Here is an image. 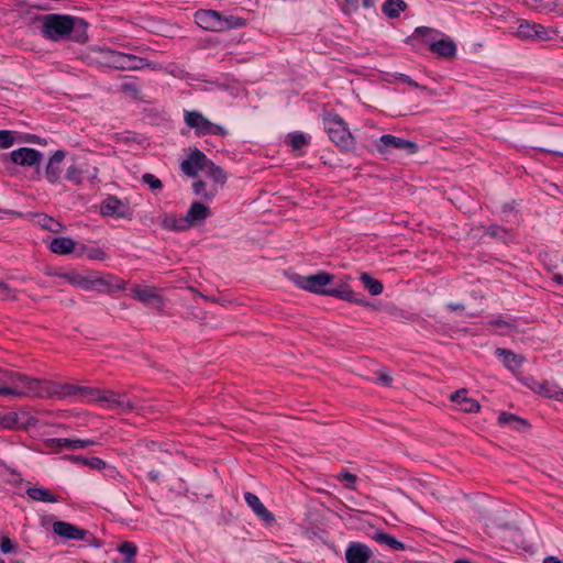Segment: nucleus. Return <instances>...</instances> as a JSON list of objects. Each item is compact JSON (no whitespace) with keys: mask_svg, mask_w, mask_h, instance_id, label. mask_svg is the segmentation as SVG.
Returning <instances> with one entry per match:
<instances>
[{"mask_svg":"<svg viewBox=\"0 0 563 563\" xmlns=\"http://www.w3.org/2000/svg\"><path fill=\"white\" fill-rule=\"evenodd\" d=\"M450 400L456 404L460 409L464 412H478L481 410V405L476 399L467 397V390L465 388H461L454 391L450 396Z\"/></svg>","mask_w":563,"mask_h":563,"instance_id":"obj_20","label":"nucleus"},{"mask_svg":"<svg viewBox=\"0 0 563 563\" xmlns=\"http://www.w3.org/2000/svg\"><path fill=\"white\" fill-rule=\"evenodd\" d=\"M14 545L9 538H3L1 541V551L3 553H9L13 550Z\"/></svg>","mask_w":563,"mask_h":563,"instance_id":"obj_51","label":"nucleus"},{"mask_svg":"<svg viewBox=\"0 0 563 563\" xmlns=\"http://www.w3.org/2000/svg\"><path fill=\"white\" fill-rule=\"evenodd\" d=\"M185 123L195 129L197 135H221L225 136L228 131L211 121H209L202 113L198 111H186L184 115Z\"/></svg>","mask_w":563,"mask_h":563,"instance_id":"obj_10","label":"nucleus"},{"mask_svg":"<svg viewBox=\"0 0 563 563\" xmlns=\"http://www.w3.org/2000/svg\"><path fill=\"white\" fill-rule=\"evenodd\" d=\"M0 299L1 300H15V291L4 282H0Z\"/></svg>","mask_w":563,"mask_h":563,"instance_id":"obj_43","label":"nucleus"},{"mask_svg":"<svg viewBox=\"0 0 563 563\" xmlns=\"http://www.w3.org/2000/svg\"><path fill=\"white\" fill-rule=\"evenodd\" d=\"M161 225L172 231H185L188 229L184 218L177 219L174 214H165L161 220Z\"/></svg>","mask_w":563,"mask_h":563,"instance_id":"obj_34","label":"nucleus"},{"mask_svg":"<svg viewBox=\"0 0 563 563\" xmlns=\"http://www.w3.org/2000/svg\"><path fill=\"white\" fill-rule=\"evenodd\" d=\"M429 49L443 58H452L456 54V45L450 38H442L429 43Z\"/></svg>","mask_w":563,"mask_h":563,"instance_id":"obj_24","label":"nucleus"},{"mask_svg":"<svg viewBox=\"0 0 563 563\" xmlns=\"http://www.w3.org/2000/svg\"><path fill=\"white\" fill-rule=\"evenodd\" d=\"M14 380H12V386L1 387L0 395L1 396H12L15 398L23 397H38L43 398V386L44 380L30 377L18 373L16 376H12Z\"/></svg>","mask_w":563,"mask_h":563,"instance_id":"obj_3","label":"nucleus"},{"mask_svg":"<svg viewBox=\"0 0 563 563\" xmlns=\"http://www.w3.org/2000/svg\"><path fill=\"white\" fill-rule=\"evenodd\" d=\"M108 59L107 65L119 70H139L145 67L155 68V65L147 62L145 58L125 54L117 51H104Z\"/></svg>","mask_w":563,"mask_h":563,"instance_id":"obj_7","label":"nucleus"},{"mask_svg":"<svg viewBox=\"0 0 563 563\" xmlns=\"http://www.w3.org/2000/svg\"><path fill=\"white\" fill-rule=\"evenodd\" d=\"M290 279L297 287L302 290L324 295V291H327L325 286L333 282L334 276L327 272H319L309 276L292 274Z\"/></svg>","mask_w":563,"mask_h":563,"instance_id":"obj_9","label":"nucleus"},{"mask_svg":"<svg viewBox=\"0 0 563 563\" xmlns=\"http://www.w3.org/2000/svg\"><path fill=\"white\" fill-rule=\"evenodd\" d=\"M490 324H495V325H498V327H507V328H510V327L514 325L511 322H508V321H505V320H500V319L492 320Z\"/></svg>","mask_w":563,"mask_h":563,"instance_id":"obj_56","label":"nucleus"},{"mask_svg":"<svg viewBox=\"0 0 563 563\" xmlns=\"http://www.w3.org/2000/svg\"><path fill=\"white\" fill-rule=\"evenodd\" d=\"M391 147L406 151L409 154L418 152V145L415 142L390 134L382 135L376 143V148L379 153H386Z\"/></svg>","mask_w":563,"mask_h":563,"instance_id":"obj_13","label":"nucleus"},{"mask_svg":"<svg viewBox=\"0 0 563 563\" xmlns=\"http://www.w3.org/2000/svg\"><path fill=\"white\" fill-rule=\"evenodd\" d=\"M53 532L68 540H86L89 532L66 521H55Z\"/></svg>","mask_w":563,"mask_h":563,"instance_id":"obj_17","label":"nucleus"},{"mask_svg":"<svg viewBox=\"0 0 563 563\" xmlns=\"http://www.w3.org/2000/svg\"><path fill=\"white\" fill-rule=\"evenodd\" d=\"M100 213L106 217L117 219H131L132 210L128 202H124L115 196H108L100 205Z\"/></svg>","mask_w":563,"mask_h":563,"instance_id":"obj_12","label":"nucleus"},{"mask_svg":"<svg viewBox=\"0 0 563 563\" xmlns=\"http://www.w3.org/2000/svg\"><path fill=\"white\" fill-rule=\"evenodd\" d=\"M19 421L16 412L0 413V429H13Z\"/></svg>","mask_w":563,"mask_h":563,"instance_id":"obj_39","label":"nucleus"},{"mask_svg":"<svg viewBox=\"0 0 563 563\" xmlns=\"http://www.w3.org/2000/svg\"><path fill=\"white\" fill-rule=\"evenodd\" d=\"M77 256H87L89 260L104 261L108 256L107 253L99 247H88L85 244H80L76 250Z\"/></svg>","mask_w":563,"mask_h":563,"instance_id":"obj_33","label":"nucleus"},{"mask_svg":"<svg viewBox=\"0 0 563 563\" xmlns=\"http://www.w3.org/2000/svg\"><path fill=\"white\" fill-rule=\"evenodd\" d=\"M517 35L521 38H539L548 37L547 30L540 24H531L528 21L520 22L517 29Z\"/></svg>","mask_w":563,"mask_h":563,"instance_id":"obj_23","label":"nucleus"},{"mask_svg":"<svg viewBox=\"0 0 563 563\" xmlns=\"http://www.w3.org/2000/svg\"><path fill=\"white\" fill-rule=\"evenodd\" d=\"M345 2L354 8H356L358 4V0H345Z\"/></svg>","mask_w":563,"mask_h":563,"instance_id":"obj_64","label":"nucleus"},{"mask_svg":"<svg viewBox=\"0 0 563 563\" xmlns=\"http://www.w3.org/2000/svg\"><path fill=\"white\" fill-rule=\"evenodd\" d=\"M85 465L93 470H102L106 467V462L99 457H90L85 461Z\"/></svg>","mask_w":563,"mask_h":563,"instance_id":"obj_48","label":"nucleus"},{"mask_svg":"<svg viewBox=\"0 0 563 563\" xmlns=\"http://www.w3.org/2000/svg\"><path fill=\"white\" fill-rule=\"evenodd\" d=\"M90 401L100 404L107 409H119L121 412H132L136 409L135 401L125 397V395L110 390L89 387L88 397Z\"/></svg>","mask_w":563,"mask_h":563,"instance_id":"obj_4","label":"nucleus"},{"mask_svg":"<svg viewBox=\"0 0 563 563\" xmlns=\"http://www.w3.org/2000/svg\"><path fill=\"white\" fill-rule=\"evenodd\" d=\"M26 495L35 500L42 503H56L57 497L47 488L42 486H33L26 489Z\"/></svg>","mask_w":563,"mask_h":563,"instance_id":"obj_28","label":"nucleus"},{"mask_svg":"<svg viewBox=\"0 0 563 563\" xmlns=\"http://www.w3.org/2000/svg\"><path fill=\"white\" fill-rule=\"evenodd\" d=\"M244 499L253 512L266 525L272 526L275 522V516L264 506L261 499L253 493L246 492Z\"/></svg>","mask_w":563,"mask_h":563,"instance_id":"obj_16","label":"nucleus"},{"mask_svg":"<svg viewBox=\"0 0 563 563\" xmlns=\"http://www.w3.org/2000/svg\"><path fill=\"white\" fill-rule=\"evenodd\" d=\"M14 144V136L11 131H0V148H9Z\"/></svg>","mask_w":563,"mask_h":563,"instance_id":"obj_45","label":"nucleus"},{"mask_svg":"<svg viewBox=\"0 0 563 563\" xmlns=\"http://www.w3.org/2000/svg\"><path fill=\"white\" fill-rule=\"evenodd\" d=\"M209 208L206 205L201 202H194L190 206L184 220L186 221V224L188 225L189 229L191 225H195L196 223L203 221L209 216Z\"/></svg>","mask_w":563,"mask_h":563,"instance_id":"obj_27","label":"nucleus"},{"mask_svg":"<svg viewBox=\"0 0 563 563\" xmlns=\"http://www.w3.org/2000/svg\"><path fill=\"white\" fill-rule=\"evenodd\" d=\"M401 80L406 84H408L409 86H412L415 88H419V89H423L426 90L427 88L423 87V86H420L418 82H416L415 80H412L410 77L406 76V75H402L401 76Z\"/></svg>","mask_w":563,"mask_h":563,"instance_id":"obj_53","label":"nucleus"},{"mask_svg":"<svg viewBox=\"0 0 563 563\" xmlns=\"http://www.w3.org/2000/svg\"><path fill=\"white\" fill-rule=\"evenodd\" d=\"M35 218H36V223L41 228H43L44 230H47L49 232L59 233V232L64 231V229H65V227L59 221L55 220L54 218H52L45 213L36 214Z\"/></svg>","mask_w":563,"mask_h":563,"instance_id":"obj_30","label":"nucleus"},{"mask_svg":"<svg viewBox=\"0 0 563 563\" xmlns=\"http://www.w3.org/2000/svg\"><path fill=\"white\" fill-rule=\"evenodd\" d=\"M11 161L21 166H33L40 163L42 154L29 147H21L10 153Z\"/></svg>","mask_w":563,"mask_h":563,"instance_id":"obj_19","label":"nucleus"},{"mask_svg":"<svg viewBox=\"0 0 563 563\" xmlns=\"http://www.w3.org/2000/svg\"><path fill=\"white\" fill-rule=\"evenodd\" d=\"M407 9V4L404 0H386L383 3V12L391 19L398 18L400 12Z\"/></svg>","mask_w":563,"mask_h":563,"instance_id":"obj_31","label":"nucleus"},{"mask_svg":"<svg viewBox=\"0 0 563 563\" xmlns=\"http://www.w3.org/2000/svg\"><path fill=\"white\" fill-rule=\"evenodd\" d=\"M142 180L144 184L148 185L152 190L161 189L163 184L162 181L153 174L146 173L142 176Z\"/></svg>","mask_w":563,"mask_h":563,"instance_id":"obj_44","label":"nucleus"},{"mask_svg":"<svg viewBox=\"0 0 563 563\" xmlns=\"http://www.w3.org/2000/svg\"><path fill=\"white\" fill-rule=\"evenodd\" d=\"M76 21L69 15L46 14L42 18L41 32L44 37L58 41L73 31Z\"/></svg>","mask_w":563,"mask_h":563,"instance_id":"obj_5","label":"nucleus"},{"mask_svg":"<svg viewBox=\"0 0 563 563\" xmlns=\"http://www.w3.org/2000/svg\"><path fill=\"white\" fill-rule=\"evenodd\" d=\"M372 539L380 544L389 547L393 550H405V544L402 542L384 531H376L372 536Z\"/></svg>","mask_w":563,"mask_h":563,"instance_id":"obj_32","label":"nucleus"},{"mask_svg":"<svg viewBox=\"0 0 563 563\" xmlns=\"http://www.w3.org/2000/svg\"><path fill=\"white\" fill-rule=\"evenodd\" d=\"M379 380L385 386H391V383H393V378L388 374H386V373H380L379 374Z\"/></svg>","mask_w":563,"mask_h":563,"instance_id":"obj_54","label":"nucleus"},{"mask_svg":"<svg viewBox=\"0 0 563 563\" xmlns=\"http://www.w3.org/2000/svg\"><path fill=\"white\" fill-rule=\"evenodd\" d=\"M542 563H563L560 559L556 556H547Z\"/></svg>","mask_w":563,"mask_h":563,"instance_id":"obj_59","label":"nucleus"},{"mask_svg":"<svg viewBox=\"0 0 563 563\" xmlns=\"http://www.w3.org/2000/svg\"><path fill=\"white\" fill-rule=\"evenodd\" d=\"M18 372H4L0 371V388L12 386V380H14L11 376H16Z\"/></svg>","mask_w":563,"mask_h":563,"instance_id":"obj_47","label":"nucleus"},{"mask_svg":"<svg viewBox=\"0 0 563 563\" xmlns=\"http://www.w3.org/2000/svg\"><path fill=\"white\" fill-rule=\"evenodd\" d=\"M77 243L68 236L54 238L49 243V251L58 255L76 253Z\"/></svg>","mask_w":563,"mask_h":563,"instance_id":"obj_26","label":"nucleus"},{"mask_svg":"<svg viewBox=\"0 0 563 563\" xmlns=\"http://www.w3.org/2000/svg\"><path fill=\"white\" fill-rule=\"evenodd\" d=\"M121 90L124 95L132 99H139L140 90L133 82H123L121 85Z\"/></svg>","mask_w":563,"mask_h":563,"instance_id":"obj_46","label":"nucleus"},{"mask_svg":"<svg viewBox=\"0 0 563 563\" xmlns=\"http://www.w3.org/2000/svg\"><path fill=\"white\" fill-rule=\"evenodd\" d=\"M130 290L135 300L145 305H153L158 311L163 310L165 302L156 287L135 285Z\"/></svg>","mask_w":563,"mask_h":563,"instance_id":"obj_14","label":"nucleus"},{"mask_svg":"<svg viewBox=\"0 0 563 563\" xmlns=\"http://www.w3.org/2000/svg\"><path fill=\"white\" fill-rule=\"evenodd\" d=\"M496 355L503 360L504 365L512 373H517L526 361L523 355L501 347L496 350Z\"/></svg>","mask_w":563,"mask_h":563,"instance_id":"obj_22","label":"nucleus"},{"mask_svg":"<svg viewBox=\"0 0 563 563\" xmlns=\"http://www.w3.org/2000/svg\"><path fill=\"white\" fill-rule=\"evenodd\" d=\"M521 382L536 394L556 401H563V388L555 383L548 380H536L533 378H525Z\"/></svg>","mask_w":563,"mask_h":563,"instance_id":"obj_11","label":"nucleus"},{"mask_svg":"<svg viewBox=\"0 0 563 563\" xmlns=\"http://www.w3.org/2000/svg\"><path fill=\"white\" fill-rule=\"evenodd\" d=\"M70 461L73 462H76V463H81L85 465V461H87V457H84V456H78V455H70L68 457Z\"/></svg>","mask_w":563,"mask_h":563,"instance_id":"obj_58","label":"nucleus"},{"mask_svg":"<svg viewBox=\"0 0 563 563\" xmlns=\"http://www.w3.org/2000/svg\"><path fill=\"white\" fill-rule=\"evenodd\" d=\"M347 289L349 288L327 289V291H324V295L343 299V296H344V294H346Z\"/></svg>","mask_w":563,"mask_h":563,"instance_id":"obj_50","label":"nucleus"},{"mask_svg":"<svg viewBox=\"0 0 563 563\" xmlns=\"http://www.w3.org/2000/svg\"><path fill=\"white\" fill-rule=\"evenodd\" d=\"M353 303H356V305H361V306H364V307H373V305L368 301H365L361 298H356V301H354Z\"/></svg>","mask_w":563,"mask_h":563,"instance_id":"obj_61","label":"nucleus"},{"mask_svg":"<svg viewBox=\"0 0 563 563\" xmlns=\"http://www.w3.org/2000/svg\"><path fill=\"white\" fill-rule=\"evenodd\" d=\"M118 551L125 556L124 563H135L137 547L134 543L124 541L118 547Z\"/></svg>","mask_w":563,"mask_h":563,"instance_id":"obj_37","label":"nucleus"},{"mask_svg":"<svg viewBox=\"0 0 563 563\" xmlns=\"http://www.w3.org/2000/svg\"><path fill=\"white\" fill-rule=\"evenodd\" d=\"M372 550L364 543L352 542L345 551L346 563H368Z\"/></svg>","mask_w":563,"mask_h":563,"instance_id":"obj_18","label":"nucleus"},{"mask_svg":"<svg viewBox=\"0 0 563 563\" xmlns=\"http://www.w3.org/2000/svg\"><path fill=\"white\" fill-rule=\"evenodd\" d=\"M192 189L196 195L206 200H211L217 195V188L211 187L210 190H207V184L203 180L195 181Z\"/></svg>","mask_w":563,"mask_h":563,"instance_id":"obj_38","label":"nucleus"},{"mask_svg":"<svg viewBox=\"0 0 563 563\" xmlns=\"http://www.w3.org/2000/svg\"><path fill=\"white\" fill-rule=\"evenodd\" d=\"M448 308L452 311H463L465 309L464 305L462 303H449Z\"/></svg>","mask_w":563,"mask_h":563,"instance_id":"obj_57","label":"nucleus"},{"mask_svg":"<svg viewBox=\"0 0 563 563\" xmlns=\"http://www.w3.org/2000/svg\"><path fill=\"white\" fill-rule=\"evenodd\" d=\"M136 404V409H134L133 411H135L137 415H141L143 417H147L148 415L153 413L154 412V408L152 406H148V405H141V404Z\"/></svg>","mask_w":563,"mask_h":563,"instance_id":"obj_49","label":"nucleus"},{"mask_svg":"<svg viewBox=\"0 0 563 563\" xmlns=\"http://www.w3.org/2000/svg\"><path fill=\"white\" fill-rule=\"evenodd\" d=\"M289 143L294 150H300L308 144L307 137L302 133L289 135Z\"/></svg>","mask_w":563,"mask_h":563,"instance_id":"obj_42","label":"nucleus"},{"mask_svg":"<svg viewBox=\"0 0 563 563\" xmlns=\"http://www.w3.org/2000/svg\"><path fill=\"white\" fill-rule=\"evenodd\" d=\"M64 158L65 153L63 151H56L49 158L45 169V177L51 184H55L60 179Z\"/></svg>","mask_w":563,"mask_h":563,"instance_id":"obj_21","label":"nucleus"},{"mask_svg":"<svg viewBox=\"0 0 563 563\" xmlns=\"http://www.w3.org/2000/svg\"><path fill=\"white\" fill-rule=\"evenodd\" d=\"M324 128L329 137L338 146L349 150L354 145V136L349 131L346 123L338 114H329L324 119Z\"/></svg>","mask_w":563,"mask_h":563,"instance_id":"obj_6","label":"nucleus"},{"mask_svg":"<svg viewBox=\"0 0 563 563\" xmlns=\"http://www.w3.org/2000/svg\"><path fill=\"white\" fill-rule=\"evenodd\" d=\"M553 280L560 285H563V276L561 274H555L553 276Z\"/></svg>","mask_w":563,"mask_h":563,"instance_id":"obj_63","label":"nucleus"},{"mask_svg":"<svg viewBox=\"0 0 563 563\" xmlns=\"http://www.w3.org/2000/svg\"><path fill=\"white\" fill-rule=\"evenodd\" d=\"M209 161L200 150L194 148L190 151L188 158L181 162L180 168L187 176L195 177L199 170L206 168Z\"/></svg>","mask_w":563,"mask_h":563,"instance_id":"obj_15","label":"nucleus"},{"mask_svg":"<svg viewBox=\"0 0 563 563\" xmlns=\"http://www.w3.org/2000/svg\"><path fill=\"white\" fill-rule=\"evenodd\" d=\"M435 31L433 29H430V27H427V26H421V27H417L416 31H415V35H420L422 37H427L428 35L434 33Z\"/></svg>","mask_w":563,"mask_h":563,"instance_id":"obj_52","label":"nucleus"},{"mask_svg":"<svg viewBox=\"0 0 563 563\" xmlns=\"http://www.w3.org/2000/svg\"><path fill=\"white\" fill-rule=\"evenodd\" d=\"M43 444L47 449H53L55 446L58 448H67L71 450L87 448L89 445H95L96 442L92 440H69V439H46L43 441Z\"/></svg>","mask_w":563,"mask_h":563,"instance_id":"obj_25","label":"nucleus"},{"mask_svg":"<svg viewBox=\"0 0 563 563\" xmlns=\"http://www.w3.org/2000/svg\"><path fill=\"white\" fill-rule=\"evenodd\" d=\"M360 280L363 283L364 287L369 291L371 295L377 296L383 292V284L379 280L373 278L368 273H362Z\"/></svg>","mask_w":563,"mask_h":563,"instance_id":"obj_36","label":"nucleus"},{"mask_svg":"<svg viewBox=\"0 0 563 563\" xmlns=\"http://www.w3.org/2000/svg\"><path fill=\"white\" fill-rule=\"evenodd\" d=\"M196 23L208 31L222 32L229 29L241 27L245 25V20L240 16H223L213 10H199L195 14Z\"/></svg>","mask_w":563,"mask_h":563,"instance_id":"obj_2","label":"nucleus"},{"mask_svg":"<svg viewBox=\"0 0 563 563\" xmlns=\"http://www.w3.org/2000/svg\"><path fill=\"white\" fill-rule=\"evenodd\" d=\"M69 284L84 290H98L112 294L125 289L126 282L113 274H88L66 273L62 275Z\"/></svg>","mask_w":563,"mask_h":563,"instance_id":"obj_1","label":"nucleus"},{"mask_svg":"<svg viewBox=\"0 0 563 563\" xmlns=\"http://www.w3.org/2000/svg\"><path fill=\"white\" fill-rule=\"evenodd\" d=\"M89 544L92 545V547H96V548H99L101 545V542L100 540H98L97 538L92 537L88 540Z\"/></svg>","mask_w":563,"mask_h":563,"instance_id":"obj_60","label":"nucleus"},{"mask_svg":"<svg viewBox=\"0 0 563 563\" xmlns=\"http://www.w3.org/2000/svg\"><path fill=\"white\" fill-rule=\"evenodd\" d=\"M356 296L355 294L351 290V289H347L346 294H344L343 296V300H346L349 302H354L356 301Z\"/></svg>","mask_w":563,"mask_h":563,"instance_id":"obj_55","label":"nucleus"},{"mask_svg":"<svg viewBox=\"0 0 563 563\" xmlns=\"http://www.w3.org/2000/svg\"><path fill=\"white\" fill-rule=\"evenodd\" d=\"M498 230H499V228H497V227H490V228L488 229V231H487V232H488L492 236H497V235H498Z\"/></svg>","mask_w":563,"mask_h":563,"instance_id":"obj_62","label":"nucleus"},{"mask_svg":"<svg viewBox=\"0 0 563 563\" xmlns=\"http://www.w3.org/2000/svg\"><path fill=\"white\" fill-rule=\"evenodd\" d=\"M88 386H78L74 384H60L55 382L44 380L43 386V398H57V399H66V398H87L88 397Z\"/></svg>","mask_w":563,"mask_h":563,"instance_id":"obj_8","label":"nucleus"},{"mask_svg":"<svg viewBox=\"0 0 563 563\" xmlns=\"http://www.w3.org/2000/svg\"><path fill=\"white\" fill-rule=\"evenodd\" d=\"M336 478L340 482L345 483L347 488L353 489V490L356 489V487H355V483L357 481L356 475H354L347 471H342L340 474H338Z\"/></svg>","mask_w":563,"mask_h":563,"instance_id":"obj_41","label":"nucleus"},{"mask_svg":"<svg viewBox=\"0 0 563 563\" xmlns=\"http://www.w3.org/2000/svg\"><path fill=\"white\" fill-rule=\"evenodd\" d=\"M81 174L82 170L80 168H78L76 165H71L66 170V178L75 185H80L82 180Z\"/></svg>","mask_w":563,"mask_h":563,"instance_id":"obj_40","label":"nucleus"},{"mask_svg":"<svg viewBox=\"0 0 563 563\" xmlns=\"http://www.w3.org/2000/svg\"><path fill=\"white\" fill-rule=\"evenodd\" d=\"M498 422L500 424H511L516 430H522L529 426L525 419L505 411L500 412Z\"/></svg>","mask_w":563,"mask_h":563,"instance_id":"obj_35","label":"nucleus"},{"mask_svg":"<svg viewBox=\"0 0 563 563\" xmlns=\"http://www.w3.org/2000/svg\"><path fill=\"white\" fill-rule=\"evenodd\" d=\"M208 176L212 179L213 188H217V191L222 188L227 181V175L220 166H217L213 162L209 161L206 166Z\"/></svg>","mask_w":563,"mask_h":563,"instance_id":"obj_29","label":"nucleus"}]
</instances>
